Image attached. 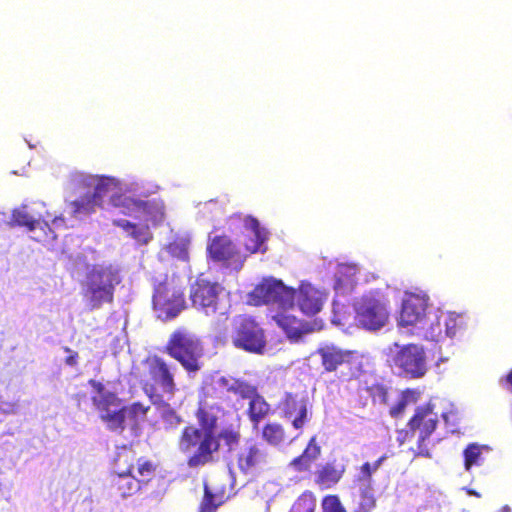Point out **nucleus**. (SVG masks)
<instances>
[{
	"mask_svg": "<svg viewBox=\"0 0 512 512\" xmlns=\"http://www.w3.org/2000/svg\"><path fill=\"white\" fill-rule=\"evenodd\" d=\"M198 427L186 425L178 438V448L182 453H193L187 460L189 467H200L216 461L221 441L229 449L237 446L241 440V418L235 415L227 423H222L219 431L217 415L201 413Z\"/></svg>",
	"mask_w": 512,
	"mask_h": 512,
	"instance_id": "f257e3e1",
	"label": "nucleus"
},
{
	"mask_svg": "<svg viewBox=\"0 0 512 512\" xmlns=\"http://www.w3.org/2000/svg\"><path fill=\"white\" fill-rule=\"evenodd\" d=\"M164 352L179 362L188 374H196L203 367V343L186 328H178L171 333Z\"/></svg>",
	"mask_w": 512,
	"mask_h": 512,
	"instance_id": "f03ea898",
	"label": "nucleus"
},
{
	"mask_svg": "<svg viewBox=\"0 0 512 512\" xmlns=\"http://www.w3.org/2000/svg\"><path fill=\"white\" fill-rule=\"evenodd\" d=\"M245 380L241 378H227L221 376L216 380L206 384L202 389V398L199 401L195 417L201 418V413L207 412L209 415H216L217 412L224 408H235V402L232 394L240 399Z\"/></svg>",
	"mask_w": 512,
	"mask_h": 512,
	"instance_id": "7ed1b4c3",
	"label": "nucleus"
},
{
	"mask_svg": "<svg viewBox=\"0 0 512 512\" xmlns=\"http://www.w3.org/2000/svg\"><path fill=\"white\" fill-rule=\"evenodd\" d=\"M145 373L142 388L153 404L163 403L162 394L173 396L177 390L174 367L157 355L144 361Z\"/></svg>",
	"mask_w": 512,
	"mask_h": 512,
	"instance_id": "20e7f679",
	"label": "nucleus"
},
{
	"mask_svg": "<svg viewBox=\"0 0 512 512\" xmlns=\"http://www.w3.org/2000/svg\"><path fill=\"white\" fill-rule=\"evenodd\" d=\"M153 309L159 319L171 321L185 308L184 287L175 276H165L154 285L152 297Z\"/></svg>",
	"mask_w": 512,
	"mask_h": 512,
	"instance_id": "39448f33",
	"label": "nucleus"
},
{
	"mask_svg": "<svg viewBox=\"0 0 512 512\" xmlns=\"http://www.w3.org/2000/svg\"><path fill=\"white\" fill-rule=\"evenodd\" d=\"M439 423L438 414L434 411V405L431 403H425L416 407L414 414L407 422L408 430L400 431L399 437L400 444H403L406 440H411L412 437L417 434V452L416 456H422L426 458L431 457L429 448L426 445V441L437 429Z\"/></svg>",
	"mask_w": 512,
	"mask_h": 512,
	"instance_id": "423d86ee",
	"label": "nucleus"
},
{
	"mask_svg": "<svg viewBox=\"0 0 512 512\" xmlns=\"http://www.w3.org/2000/svg\"><path fill=\"white\" fill-rule=\"evenodd\" d=\"M120 283L118 272L111 266H95L87 274L84 296L91 309L112 303L115 286Z\"/></svg>",
	"mask_w": 512,
	"mask_h": 512,
	"instance_id": "0eeeda50",
	"label": "nucleus"
},
{
	"mask_svg": "<svg viewBox=\"0 0 512 512\" xmlns=\"http://www.w3.org/2000/svg\"><path fill=\"white\" fill-rule=\"evenodd\" d=\"M355 319L364 329L376 331L384 327L390 316L389 301L380 291L362 295L354 304Z\"/></svg>",
	"mask_w": 512,
	"mask_h": 512,
	"instance_id": "6e6552de",
	"label": "nucleus"
},
{
	"mask_svg": "<svg viewBox=\"0 0 512 512\" xmlns=\"http://www.w3.org/2000/svg\"><path fill=\"white\" fill-rule=\"evenodd\" d=\"M232 344L246 352L262 354L267 344L265 331L253 317L240 315L233 323Z\"/></svg>",
	"mask_w": 512,
	"mask_h": 512,
	"instance_id": "1a4fd4ad",
	"label": "nucleus"
},
{
	"mask_svg": "<svg viewBox=\"0 0 512 512\" xmlns=\"http://www.w3.org/2000/svg\"><path fill=\"white\" fill-rule=\"evenodd\" d=\"M157 464L148 458L137 460L136 473H115L110 487L122 498L130 497L139 492L155 477Z\"/></svg>",
	"mask_w": 512,
	"mask_h": 512,
	"instance_id": "9d476101",
	"label": "nucleus"
},
{
	"mask_svg": "<svg viewBox=\"0 0 512 512\" xmlns=\"http://www.w3.org/2000/svg\"><path fill=\"white\" fill-rule=\"evenodd\" d=\"M223 290L224 288L219 282L202 273L190 284L189 298L194 308L202 310L207 315L215 314Z\"/></svg>",
	"mask_w": 512,
	"mask_h": 512,
	"instance_id": "9b49d317",
	"label": "nucleus"
},
{
	"mask_svg": "<svg viewBox=\"0 0 512 512\" xmlns=\"http://www.w3.org/2000/svg\"><path fill=\"white\" fill-rule=\"evenodd\" d=\"M256 304H271L285 310L292 308L296 298V290L287 287L282 281L264 279L251 293Z\"/></svg>",
	"mask_w": 512,
	"mask_h": 512,
	"instance_id": "f8f14e48",
	"label": "nucleus"
},
{
	"mask_svg": "<svg viewBox=\"0 0 512 512\" xmlns=\"http://www.w3.org/2000/svg\"><path fill=\"white\" fill-rule=\"evenodd\" d=\"M393 365L400 369L406 377L417 379L427 372L426 354L424 349L416 344H407L395 353Z\"/></svg>",
	"mask_w": 512,
	"mask_h": 512,
	"instance_id": "ddd939ff",
	"label": "nucleus"
},
{
	"mask_svg": "<svg viewBox=\"0 0 512 512\" xmlns=\"http://www.w3.org/2000/svg\"><path fill=\"white\" fill-rule=\"evenodd\" d=\"M271 457L266 447L261 443H247L237 455L238 469L245 475H257L267 470Z\"/></svg>",
	"mask_w": 512,
	"mask_h": 512,
	"instance_id": "4468645a",
	"label": "nucleus"
},
{
	"mask_svg": "<svg viewBox=\"0 0 512 512\" xmlns=\"http://www.w3.org/2000/svg\"><path fill=\"white\" fill-rule=\"evenodd\" d=\"M428 301L429 297L425 294L405 293L398 325L401 327H411L422 323L426 317Z\"/></svg>",
	"mask_w": 512,
	"mask_h": 512,
	"instance_id": "2eb2a0df",
	"label": "nucleus"
},
{
	"mask_svg": "<svg viewBox=\"0 0 512 512\" xmlns=\"http://www.w3.org/2000/svg\"><path fill=\"white\" fill-rule=\"evenodd\" d=\"M239 400L248 401L247 416L253 429H258L260 422L270 413V405L259 393L257 386L246 380Z\"/></svg>",
	"mask_w": 512,
	"mask_h": 512,
	"instance_id": "dca6fc26",
	"label": "nucleus"
},
{
	"mask_svg": "<svg viewBox=\"0 0 512 512\" xmlns=\"http://www.w3.org/2000/svg\"><path fill=\"white\" fill-rule=\"evenodd\" d=\"M279 408L282 416L289 420L296 430L302 429L309 421L307 400L298 394L287 393Z\"/></svg>",
	"mask_w": 512,
	"mask_h": 512,
	"instance_id": "f3484780",
	"label": "nucleus"
},
{
	"mask_svg": "<svg viewBox=\"0 0 512 512\" xmlns=\"http://www.w3.org/2000/svg\"><path fill=\"white\" fill-rule=\"evenodd\" d=\"M207 252L213 261L221 262L226 266L242 264V256L239 250L226 235L212 238L207 246Z\"/></svg>",
	"mask_w": 512,
	"mask_h": 512,
	"instance_id": "a211bd4d",
	"label": "nucleus"
},
{
	"mask_svg": "<svg viewBox=\"0 0 512 512\" xmlns=\"http://www.w3.org/2000/svg\"><path fill=\"white\" fill-rule=\"evenodd\" d=\"M326 372H334L343 364H351L361 357L356 350H344L335 345H324L316 350Z\"/></svg>",
	"mask_w": 512,
	"mask_h": 512,
	"instance_id": "6ab92c4d",
	"label": "nucleus"
},
{
	"mask_svg": "<svg viewBox=\"0 0 512 512\" xmlns=\"http://www.w3.org/2000/svg\"><path fill=\"white\" fill-rule=\"evenodd\" d=\"M273 320L284 331L291 342H298L304 335L313 331L309 323L289 314L287 309L274 315Z\"/></svg>",
	"mask_w": 512,
	"mask_h": 512,
	"instance_id": "aec40b11",
	"label": "nucleus"
},
{
	"mask_svg": "<svg viewBox=\"0 0 512 512\" xmlns=\"http://www.w3.org/2000/svg\"><path fill=\"white\" fill-rule=\"evenodd\" d=\"M345 465L327 462L320 466L314 475V483L321 489H331L336 486L345 474Z\"/></svg>",
	"mask_w": 512,
	"mask_h": 512,
	"instance_id": "412c9836",
	"label": "nucleus"
},
{
	"mask_svg": "<svg viewBox=\"0 0 512 512\" xmlns=\"http://www.w3.org/2000/svg\"><path fill=\"white\" fill-rule=\"evenodd\" d=\"M245 226L253 234V237L245 242L246 250L251 254L257 252L264 253L267 250L265 246V242L268 238L267 231L261 228L259 221L252 216L246 217Z\"/></svg>",
	"mask_w": 512,
	"mask_h": 512,
	"instance_id": "4be33fe9",
	"label": "nucleus"
},
{
	"mask_svg": "<svg viewBox=\"0 0 512 512\" xmlns=\"http://www.w3.org/2000/svg\"><path fill=\"white\" fill-rule=\"evenodd\" d=\"M297 294L300 310L306 315H315L322 308L319 292L310 285H301Z\"/></svg>",
	"mask_w": 512,
	"mask_h": 512,
	"instance_id": "5701e85b",
	"label": "nucleus"
},
{
	"mask_svg": "<svg viewBox=\"0 0 512 512\" xmlns=\"http://www.w3.org/2000/svg\"><path fill=\"white\" fill-rule=\"evenodd\" d=\"M321 455V447L316 442V437L313 436L301 455L295 457L291 460L290 466L294 468L297 472H306L309 471L312 464L319 458Z\"/></svg>",
	"mask_w": 512,
	"mask_h": 512,
	"instance_id": "b1692460",
	"label": "nucleus"
},
{
	"mask_svg": "<svg viewBox=\"0 0 512 512\" xmlns=\"http://www.w3.org/2000/svg\"><path fill=\"white\" fill-rule=\"evenodd\" d=\"M113 185V179L104 176H83L78 180L80 188H93L90 194L102 204V199L108 194Z\"/></svg>",
	"mask_w": 512,
	"mask_h": 512,
	"instance_id": "393cba45",
	"label": "nucleus"
},
{
	"mask_svg": "<svg viewBox=\"0 0 512 512\" xmlns=\"http://www.w3.org/2000/svg\"><path fill=\"white\" fill-rule=\"evenodd\" d=\"M139 458L132 446L123 445L119 447L114 458L115 473L137 472V460Z\"/></svg>",
	"mask_w": 512,
	"mask_h": 512,
	"instance_id": "a878e982",
	"label": "nucleus"
},
{
	"mask_svg": "<svg viewBox=\"0 0 512 512\" xmlns=\"http://www.w3.org/2000/svg\"><path fill=\"white\" fill-rule=\"evenodd\" d=\"M261 438L270 446L279 447L287 440V434L282 424L267 422L261 428Z\"/></svg>",
	"mask_w": 512,
	"mask_h": 512,
	"instance_id": "bb28decb",
	"label": "nucleus"
},
{
	"mask_svg": "<svg viewBox=\"0 0 512 512\" xmlns=\"http://www.w3.org/2000/svg\"><path fill=\"white\" fill-rule=\"evenodd\" d=\"M115 224L126 231L139 245H146L153 238L148 225H137L127 220H118L115 221Z\"/></svg>",
	"mask_w": 512,
	"mask_h": 512,
	"instance_id": "cd10ccee",
	"label": "nucleus"
},
{
	"mask_svg": "<svg viewBox=\"0 0 512 512\" xmlns=\"http://www.w3.org/2000/svg\"><path fill=\"white\" fill-rule=\"evenodd\" d=\"M42 217H35L27 211V206L22 205L12 211L10 224L25 227L28 231H34L41 224Z\"/></svg>",
	"mask_w": 512,
	"mask_h": 512,
	"instance_id": "c85d7f7f",
	"label": "nucleus"
},
{
	"mask_svg": "<svg viewBox=\"0 0 512 512\" xmlns=\"http://www.w3.org/2000/svg\"><path fill=\"white\" fill-rule=\"evenodd\" d=\"M99 206H101V204L90 194V192H87L80 198L69 202L71 215L73 217L90 215L94 213L96 208Z\"/></svg>",
	"mask_w": 512,
	"mask_h": 512,
	"instance_id": "c756f323",
	"label": "nucleus"
},
{
	"mask_svg": "<svg viewBox=\"0 0 512 512\" xmlns=\"http://www.w3.org/2000/svg\"><path fill=\"white\" fill-rule=\"evenodd\" d=\"M361 396L370 398L374 405H386L388 402V390L386 386L379 382L365 384L359 388Z\"/></svg>",
	"mask_w": 512,
	"mask_h": 512,
	"instance_id": "7c9ffc66",
	"label": "nucleus"
},
{
	"mask_svg": "<svg viewBox=\"0 0 512 512\" xmlns=\"http://www.w3.org/2000/svg\"><path fill=\"white\" fill-rule=\"evenodd\" d=\"M190 240L183 236H176L166 244L165 250L172 257L180 261H189Z\"/></svg>",
	"mask_w": 512,
	"mask_h": 512,
	"instance_id": "2f4dec72",
	"label": "nucleus"
},
{
	"mask_svg": "<svg viewBox=\"0 0 512 512\" xmlns=\"http://www.w3.org/2000/svg\"><path fill=\"white\" fill-rule=\"evenodd\" d=\"M100 419L107 425V428L112 431L122 432L125 429L126 413L124 406H119L100 416Z\"/></svg>",
	"mask_w": 512,
	"mask_h": 512,
	"instance_id": "473e14b6",
	"label": "nucleus"
},
{
	"mask_svg": "<svg viewBox=\"0 0 512 512\" xmlns=\"http://www.w3.org/2000/svg\"><path fill=\"white\" fill-rule=\"evenodd\" d=\"M92 401L99 412V417L121 405V400L114 392H107L102 396H94Z\"/></svg>",
	"mask_w": 512,
	"mask_h": 512,
	"instance_id": "72a5a7b5",
	"label": "nucleus"
},
{
	"mask_svg": "<svg viewBox=\"0 0 512 512\" xmlns=\"http://www.w3.org/2000/svg\"><path fill=\"white\" fill-rule=\"evenodd\" d=\"M317 500L311 491H304L292 504L289 512H316Z\"/></svg>",
	"mask_w": 512,
	"mask_h": 512,
	"instance_id": "f704fd0d",
	"label": "nucleus"
},
{
	"mask_svg": "<svg viewBox=\"0 0 512 512\" xmlns=\"http://www.w3.org/2000/svg\"><path fill=\"white\" fill-rule=\"evenodd\" d=\"M114 204L117 207H121L124 214L131 215L133 212L144 210L147 207V203L142 200L134 199L129 196L120 195L114 200Z\"/></svg>",
	"mask_w": 512,
	"mask_h": 512,
	"instance_id": "c9c22d12",
	"label": "nucleus"
},
{
	"mask_svg": "<svg viewBox=\"0 0 512 512\" xmlns=\"http://www.w3.org/2000/svg\"><path fill=\"white\" fill-rule=\"evenodd\" d=\"M221 504L220 497L214 494L207 484H204V495L199 504L198 512H216Z\"/></svg>",
	"mask_w": 512,
	"mask_h": 512,
	"instance_id": "e433bc0d",
	"label": "nucleus"
},
{
	"mask_svg": "<svg viewBox=\"0 0 512 512\" xmlns=\"http://www.w3.org/2000/svg\"><path fill=\"white\" fill-rule=\"evenodd\" d=\"M481 447L476 443H471L463 451L464 467L469 471L474 465H479L481 460Z\"/></svg>",
	"mask_w": 512,
	"mask_h": 512,
	"instance_id": "4c0bfd02",
	"label": "nucleus"
},
{
	"mask_svg": "<svg viewBox=\"0 0 512 512\" xmlns=\"http://www.w3.org/2000/svg\"><path fill=\"white\" fill-rule=\"evenodd\" d=\"M322 512H348L336 494H328L321 499Z\"/></svg>",
	"mask_w": 512,
	"mask_h": 512,
	"instance_id": "58836bf2",
	"label": "nucleus"
},
{
	"mask_svg": "<svg viewBox=\"0 0 512 512\" xmlns=\"http://www.w3.org/2000/svg\"><path fill=\"white\" fill-rule=\"evenodd\" d=\"M124 410L126 417L134 422H137L138 420H143L146 417L148 411L150 410V406L144 405L141 402H134L128 406H124Z\"/></svg>",
	"mask_w": 512,
	"mask_h": 512,
	"instance_id": "ea45409f",
	"label": "nucleus"
},
{
	"mask_svg": "<svg viewBox=\"0 0 512 512\" xmlns=\"http://www.w3.org/2000/svg\"><path fill=\"white\" fill-rule=\"evenodd\" d=\"M376 507V499L374 495L364 490L361 492L360 500L353 512H372Z\"/></svg>",
	"mask_w": 512,
	"mask_h": 512,
	"instance_id": "a19ab883",
	"label": "nucleus"
},
{
	"mask_svg": "<svg viewBox=\"0 0 512 512\" xmlns=\"http://www.w3.org/2000/svg\"><path fill=\"white\" fill-rule=\"evenodd\" d=\"M387 459V455L384 454L380 456L374 463L365 462L360 467V478L365 481H371L372 475L378 468L382 465V463Z\"/></svg>",
	"mask_w": 512,
	"mask_h": 512,
	"instance_id": "79ce46f5",
	"label": "nucleus"
},
{
	"mask_svg": "<svg viewBox=\"0 0 512 512\" xmlns=\"http://www.w3.org/2000/svg\"><path fill=\"white\" fill-rule=\"evenodd\" d=\"M413 394H414V391L410 390V389H406L403 392V398L400 401H398L394 406H392L390 409V414L392 417H397L404 412V410L407 406V398L409 396H413Z\"/></svg>",
	"mask_w": 512,
	"mask_h": 512,
	"instance_id": "37998d69",
	"label": "nucleus"
},
{
	"mask_svg": "<svg viewBox=\"0 0 512 512\" xmlns=\"http://www.w3.org/2000/svg\"><path fill=\"white\" fill-rule=\"evenodd\" d=\"M445 327H446V335L449 337H453L457 329L460 327L458 323V319L454 314H449L445 320Z\"/></svg>",
	"mask_w": 512,
	"mask_h": 512,
	"instance_id": "c03bdc74",
	"label": "nucleus"
},
{
	"mask_svg": "<svg viewBox=\"0 0 512 512\" xmlns=\"http://www.w3.org/2000/svg\"><path fill=\"white\" fill-rule=\"evenodd\" d=\"M162 418L170 426L176 427L182 422L181 417L173 409L170 408L164 411Z\"/></svg>",
	"mask_w": 512,
	"mask_h": 512,
	"instance_id": "a18cd8bd",
	"label": "nucleus"
},
{
	"mask_svg": "<svg viewBox=\"0 0 512 512\" xmlns=\"http://www.w3.org/2000/svg\"><path fill=\"white\" fill-rule=\"evenodd\" d=\"M64 351L68 353V356L65 358V363L69 366H76L79 357L78 353L69 347H64Z\"/></svg>",
	"mask_w": 512,
	"mask_h": 512,
	"instance_id": "49530a36",
	"label": "nucleus"
},
{
	"mask_svg": "<svg viewBox=\"0 0 512 512\" xmlns=\"http://www.w3.org/2000/svg\"><path fill=\"white\" fill-rule=\"evenodd\" d=\"M89 385L98 393V396H102L104 395L105 393H107L108 391L105 389V386L103 383L97 381V380H94V379H90L88 381Z\"/></svg>",
	"mask_w": 512,
	"mask_h": 512,
	"instance_id": "de8ad7c7",
	"label": "nucleus"
},
{
	"mask_svg": "<svg viewBox=\"0 0 512 512\" xmlns=\"http://www.w3.org/2000/svg\"><path fill=\"white\" fill-rule=\"evenodd\" d=\"M44 227L48 229V233H46L44 239H38L39 241H51L57 238V235L51 230L48 226L47 222H44Z\"/></svg>",
	"mask_w": 512,
	"mask_h": 512,
	"instance_id": "09e8293b",
	"label": "nucleus"
},
{
	"mask_svg": "<svg viewBox=\"0 0 512 512\" xmlns=\"http://www.w3.org/2000/svg\"><path fill=\"white\" fill-rule=\"evenodd\" d=\"M59 221H60V222H62V223H64V219H63L62 217H55V218L53 219V224H54V225H57V223H58Z\"/></svg>",
	"mask_w": 512,
	"mask_h": 512,
	"instance_id": "8fccbe9b",
	"label": "nucleus"
},
{
	"mask_svg": "<svg viewBox=\"0 0 512 512\" xmlns=\"http://www.w3.org/2000/svg\"><path fill=\"white\" fill-rule=\"evenodd\" d=\"M447 417H448L447 414H443V418L445 421H447Z\"/></svg>",
	"mask_w": 512,
	"mask_h": 512,
	"instance_id": "3c124183",
	"label": "nucleus"
},
{
	"mask_svg": "<svg viewBox=\"0 0 512 512\" xmlns=\"http://www.w3.org/2000/svg\"><path fill=\"white\" fill-rule=\"evenodd\" d=\"M469 493L478 496L476 492L470 491Z\"/></svg>",
	"mask_w": 512,
	"mask_h": 512,
	"instance_id": "603ef678",
	"label": "nucleus"
}]
</instances>
